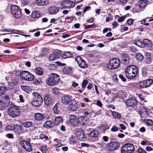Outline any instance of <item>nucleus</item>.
Segmentation results:
<instances>
[{"instance_id": "1", "label": "nucleus", "mask_w": 153, "mask_h": 153, "mask_svg": "<svg viewBox=\"0 0 153 153\" xmlns=\"http://www.w3.org/2000/svg\"><path fill=\"white\" fill-rule=\"evenodd\" d=\"M137 68L134 65L127 66L125 69L126 75L128 79L134 78L137 75Z\"/></svg>"}, {"instance_id": "2", "label": "nucleus", "mask_w": 153, "mask_h": 153, "mask_svg": "<svg viewBox=\"0 0 153 153\" xmlns=\"http://www.w3.org/2000/svg\"><path fill=\"white\" fill-rule=\"evenodd\" d=\"M60 78L59 76L55 73H52L48 76L46 81L47 84L50 86L56 85L59 82Z\"/></svg>"}, {"instance_id": "3", "label": "nucleus", "mask_w": 153, "mask_h": 153, "mask_svg": "<svg viewBox=\"0 0 153 153\" xmlns=\"http://www.w3.org/2000/svg\"><path fill=\"white\" fill-rule=\"evenodd\" d=\"M33 100L31 102L32 105L36 107H39L42 104L43 99L41 95L37 92L32 93Z\"/></svg>"}, {"instance_id": "4", "label": "nucleus", "mask_w": 153, "mask_h": 153, "mask_svg": "<svg viewBox=\"0 0 153 153\" xmlns=\"http://www.w3.org/2000/svg\"><path fill=\"white\" fill-rule=\"evenodd\" d=\"M120 60L117 58L111 59L107 65V68L111 70L117 69L120 66Z\"/></svg>"}, {"instance_id": "5", "label": "nucleus", "mask_w": 153, "mask_h": 153, "mask_svg": "<svg viewBox=\"0 0 153 153\" xmlns=\"http://www.w3.org/2000/svg\"><path fill=\"white\" fill-rule=\"evenodd\" d=\"M8 114L11 117H18L20 114V111L18 107L16 105L10 106L7 111Z\"/></svg>"}, {"instance_id": "6", "label": "nucleus", "mask_w": 153, "mask_h": 153, "mask_svg": "<svg viewBox=\"0 0 153 153\" xmlns=\"http://www.w3.org/2000/svg\"><path fill=\"white\" fill-rule=\"evenodd\" d=\"M134 148L132 143H127L124 145L121 149L122 153H132L134 151Z\"/></svg>"}, {"instance_id": "7", "label": "nucleus", "mask_w": 153, "mask_h": 153, "mask_svg": "<svg viewBox=\"0 0 153 153\" xmlns=\"http://www.w3.org/2000/svg\"><path fill=\"white\" fill-rule=\"evenodd\" d=\"M120 146L119 143L117 141H112L107 143L105 148L109 151H113L118 149Z\"/></svg>"}, {"instance_id": "8", "label": "nucleus", "mask_w": 153, "mask_h": 153, "mask_svg": "<svg viewBox=\"0 0 153 153\" xmlns=\"http://www.w3.org/2000/svg\"><path fill=\"white\" fill-rule=\"evenodd\" d=\"M20 76L22 79L28 81H32L34 79V75L29 72L26 71L21 72Z\"/></svg>"}, {"instance_id": "9", "label": "nucleus", "mask_w": 153, "mask_h": 153, "mask_svg": "<svg viewBox=\"0 0 153 153\" xmlns=\"http://www.w3.org/2000/svg\"><path fill=\"white\" fill-rule=\"evenodd\" d=\"M11 12L16 18H19L22 15L19 8L16 5H13L11 7Z\"/></svg>"}, {"instance_id": "10", "label": "nucleus", "mask_w": 153, "mask_h": 153, "mask_svg": "<svg viewBox=\"0 0 153 153\" xmlns=\"http://www.w3.org/2000/svg\"><path fill=\"white\" fill-rule=\"evenodd\" d=\"M62 102L64 104L68 105L73 102L72 97L69 95H66L62 97Z\"/></svg>"}, {"instance_id": "11", "label": "nucleus", "mask_w": 153, "mask_h": 153, "mask_svg": "<svg viewBox=\"0 0 153 153\" xmlns=\"http://www.w3.org/2000/svg\"><path fill=\"white\" fill-rule=\"evenodd\" d=\"M44 102L46 106H51L53 104V100L51 96L49 94H45L44 98Z\"/></svg>"}, {"instance_id": "12", "label": "nucleus", "mask_w": 153, "mask_h": 153, "mask_svg": "<svg viewBox=\"0 0 153 153\" xmlns=\"http://www.w3.org/2000/svg\"><path fill=\"white\" fill-rule=\"evenodd\" d=\"M152 82V80L150 79L143 81L140 83V87L141 88H146L149 86Z\"/></svg>"}, {"instance_id": "13", "label": "nucleus", "mask_w": 153, "mask_h": 153, "mask_svg": "<svg viewBox=\"0 0 153 153\" xmlns=\"http://www.w3.org/2000/svg\"><path fill=\"white\" fill-rule=\"evenodd\" d=\"M61 55V52L60 51L55 52L53 53L50 54L49 59L51 61L57 59L60 57Z\"/></svg>"}, {"instance_id": "14", "label": "nucleus", "mask_w": 153, "mask_h": 153, "mask_svg": "<svg viewBox=\"0 0 153 153\" xmlns=\"http://www.w3.org/2000/svg\"><path fill=\"white\" fill-rule=\"evenodd\" d=\"M69 122L70 125L76 126L78 124V119L75 115H71L69 117Z\"/></svg>"}, {"instance_id": "15", "label": "nucleus", "mask_w": 153, "mask_h": 153, "mask_svg": "<svg viewBox=\"0 0 153 153\" xmlns=\"http://www.w3.org/2000/svg\"><path fill=\"white\" fill-rule=\"evenodd\" d=\"M137 103V100L134 97H131L130 99H127L126 102L127 106L133 108L134 107Z\"/></svg>"}, {"instance_id": "16", "label": "nucleus", "mask_w": 153, "mask_h": 153, "mask_svg": "<svg viewBox=\"0 0 153 153\" xmlns=\"http://www.w3.org/2000/svg\"><path fill=\"white\" fill-rule=\"evenodd\" d=\"M76 136L77 138L79 140L84 141L85 140V135L81 130H80L77 131Z\"/></svg>"}, {"instance_id": "17", "label": "nucleus", "mask_w": 153, "mask_h": 153, "mask_svg": "<svg viewBox=\"0 0 153 153\" xmlns=\"http://www.w3.org/2000/svg\"><path fill=\"white\" fill-rule=\"evenodd\" d=\"M78 108L77 103L74 102H72L70 104L68 105V110L72 111H75Z\"/></svg>"}, {"instance_id": "18", "label": "nucleus", "mask_w": 153, "mask_h": 153, "mask_svg": "<svg viewBox=\"0 0 153 153\" xmlns=\"http://www.w3.org/2000/svg\"><path fill=\"white\" fill-rule=\"evenodd\" d=\"M37 5L39 6H45L49 3L48 0H35Z\"/></svg>"}, {"instance_id": "19", "label": "nucleus", "mask_w": 153, "mask_h": 153, "mask_svg": "<svg viewBox=\"0 0 153 153\" xmlns=\"http://www.w3.org/2000/svg\"><path fill=\"white\" fill-rule=\"evenodd\" d=\"M59 10V8L56 6H52L48 8V12L50 14H55L57 13Z\"/></svg>"}, {"instance_id": "20", "label": "nucleus", "mask_w": 153, "mask_h": 153, "mask_svg": "<svg viewBox=\"0 0 153 153\" xmlns=\"http://www.w3.org/2000/svg\"><path fill=\"white\" fill-rule=\"evenodd\" d=\"M78 123L82 125H84L87 123V117L85 116H80L78 119Z\"/></svg>"}, {"instance_id": "21", "label": "nucleus", "mask_w": 153, "mask_h": 153, "mask_svg": "<svg viewBox=\"0 0 153 153\" xmlns=\"http://www.w3.org/2000/svg\"><path fill=\"white\" fill-rule=\"evenodd\" d=\"M148 4V1L145 0H141L139 1L137 3L138 6L140 8H144Z\"/></svg>"}, {"instance_id": "22", "label": "nucleus", "mask_w": 153, "mask_h": 153, "mask_svg": "<svg viewBox=\"0 0 153 153\" xmlns=\"http://www.w3.org/2000/svg\"><path fill=\"white\" fill-rule=\"evenodd\" d=\"M34 117L36 120L39 121H43L45 118L44 116L42 114L39 113H36Z\"/></svg>"}, {"instance_id": "23", "label": "nucleus", "mask_w": 153, "mask_h": 153, "mask_svg": "<svg viewBox=\"0 0 153 153\" xmlns=\"http://www.w3.org/2000/svg\"><path fill=\"white\" fill-rule=\"evenodd\" d=\"M122 61L125 64H128L130 59L129 56L126 54L124 53L122 54Z\"/></svg>"}, {"instance_id": "24", "label": "nucleus", "mask_w": 153, "mask_h": 153, "mask_svg": "<svg viewBox=\"0 0 153 153\" xmlns=\"http://www.w3.org/2000/svg\"><path fill=\"white\" fill-rule=\"evenodd\" d=\"M17 127L18 129L19 130L20 128L18 125L15 126L14 124H11L7 126L6 128V129L8 130H15V131H16V129L17 128Z\"/></svg>"}, {"instance_id": "25", "label": "nucleus", "mask_w": 153, "mask_h": 153, "mask_svg": "<svg viewBox=\"0 0 153 153\" xmlns=\"http://www.w3.org/2000/svg\"><path fill=\"white\" fill-rule=\"evenodd\" d=\"M54 126V124L51 121H47L45 122L43 124L45 128H52Z\"/></svg>"}, {"instance_id": "26", "label": "nucleus", "mask_w": 153, "mask_h": 153, "mask_svg": "<svg viewBox=\"0 0 153 153\" xmlns=\"http://www.w3.org/2000/svg\"><path fill=\"white\" fill-rule=\"evenodd\" d=\"M99 134V132L96 130H94L91 131L88 134L89 136L91 138L97 137Z\"/></svg>"}, {"instance_id": "27", "label": "nucleus", "mask_w": 153, "mask_h": 153, "mask_svg": "<svg viewBox=\"0 0 153 153\" xmlns=\"http://www.w3.org/2000/svg\"><path fill=\"white\" fill-rule=\"evenodd\" d=\"M40 16V14L39 11L37 10H35L33 11L31 14V16L33 18H38Z\"/></svg>"}, {"instance_id": "28", "label": "nucleus", "mask_w": 153, "mask_h": 153, "mask_svg": "<svg viewBox=\"0 0 153 153\" xmlns=\"http://www.w3.org/2000/svg\"><path fill=\"white\" fill-rule=\"evenodd\" d=\"M62 117L60 116H57L55 117L54 123V125L57 126L60 123H62Z\"/></svg>"}, {"instance_id": "29", "label": "nucleus", "mask_w": 153, "mask_h": 153, "mask_svg": "<svg viewBox=\"0 0 153 153\" xmlns=\"http://www.w3.org/2000/svg\"><path fill=\"white\" fill-rule=\"evenodd\" d=\"M73 54L69 52H65L62 55V57L63 59H66L72 57Z\"/></svg>"}, {"instance_id": "30", "label": "nucleus", "mask_w": 153, "mask_h": 153, "mask_svg": "<svg viewBox=\"0 0 153 153\" xmlns=\"http://www.w3.org/2000/svg\"><path fill=\"white\" fill-rule=\"evenodd\" d=\"M63 72L65 74H70L73 71V70L71 68H65L63 69Z\"/></svg>"}, {"instance_id": "31", "label": "nucleus", "mask_w": 153, "mask_h": 153, "mask_svg": "<svg viewBox=\"0 0 153 153\" xmlns=\"http://www.w3.org/2000/svg\"><path fill=\"white\" fill-rule=\"evenodd\" d=\"M80 67L82 68H86L88 67L87 64L84 59L79 64Z\"/></svg>"}, {"instance_id": "32", "label": "nucleus", "mask_w": 153, "mask_h": 153, "mask_svg": "<svg viewBox=\"0 0 153 153\" xmlns=\"http://www.w3.org/2000/svg\"><path fill=\"white\" fill-rule=\"evenodd\" d=\"M8 85L6 87L7 90H11L16 84H15V82L13 83L12 82H8Z\"/></svg>"}, {"instance_id": "33", "label": "nucleus", "mask_w": 153, "mask_h": 153, "mask_svg": "<svg viewBox=\"0 0 153 153\" xmlns=\"http://www.w3.org/2000/svg\"><path fill=\"white\" fill-rule=\"evenodd\" d=\"M7 104L1 100L0 101V110H2L7 107Z\"/></svg>"}, {"instance_id": "34", "label": "nucleus", "mask_w": 153, "mask_h": 153, "mask_svg": "<svg viewBox=\"0 0 153 153\" xmlns=\"http://www.w3.org/2000/svg\"><path fill=\"white\" fill-rule=\"evenodd\" d=\"M30 142L29 140H22L20 142V144L22 147L25 149V147H26L28 143H29Z\"/></svg>"}, {"instance_id": "35", "label": "nucleus", "mask_w": 153, "mask_h": 153, "mask_svg": "<svg viewBox=\"0 0 153 153\" xmlns=\"http://www.w3.org/2000/svg\"><path fill=\"white\" fill-rule=\"evenodd\" d=\"M35 71L37 74L40 75H42L43 74L42 69L40 67L36 68L35 70Z\"/></svg>"}, {"instance_id": "36", "label": "nucleus", "mask_w": 153, "mask_h": 153, "mask_svg": "<svg viewBox=\"0 0 153 153\" xmlns=\"http://www.w3.org/2000/svg\"><path fill=\"white\" fill-rule=\"evenodd\" d=\"M7 90L6 87H0V95L4 94Z\"/></svg>"}, {"instance_id": "37", "label": "nucleus", "mask_w": 153, "mask_h": 153, "mask_svg": "<svg viewBox=\"0 0 153 153\" xmlns=\"http://www.w3.org/2000/svg\"><path fill=\"white\" fill-rule=\"evenodd\" d=\"M136 58L138 61H141L143 58V56L141 54L139 53H136Z\"/></svg>"}, {"instance_id": "38", "label": "nucleus", "mask_w": 153, "mask_h": 153, "mask_svg": "<svg viewBox=\"0 0 153 153\" xmlns=\"http://www.w3.org/2000/svg\"><path fill=\"white\" fill-rule=\"evenodd\" d=\"M21 88L25 92L29 93L30 91V87L28 86H22Z\"/></svg>"}, {"instance_id": "39", "label": "nucleus", "mask_w": 153, "mask_h": 153, "mask_svg": "<svg viewBox=\"0 0 153 153\" xmlns=\"http://www.w3.org/2000/svg\"><path fill=\"white\" fill-rule=\"evenodd\" d=\"M59 104L56 103L53 107V111L55 114H58L59 113V111L58 110V107Z\"/></svg>"}, {"instance_id": "40", "label": "nucleus", "mask_w": 153, "mask_h": 153, "mask_svg": "<svg viewBox=\"0 0 153 153\" xmlns=\"http://www.w3.org/2000/svg\"><path fill=\"white\" fill-rule=\"evenodd\" d=\"M32 124V123L30 121H27L23 123L22 126L25 128H29L30 127Z\"/></svg>"}, {"instance_id": "41", "label": "nucleus", "mask_w": 153, "mask_h": 153, "mask_svg": "<svg viewBox=\"0 0 153 153\" xmlns=\"http://www.w3.org/2000/svg\"><path fill=\"white\" fill-rule=\"evenodd\" d=\"M76 139L75 136H72L69 139V142L71 144H74L76 143Z\"/></svg>"}, {"instance_id": "42", "label": "nucleus", "mask_w": 153, "mask_h": 153, "mask_svg": "<svg viewBox=\"0 0 153 153\" xmlns=\"http://www.w3.org/2000/svg\"><path fill=\"white\" fill-rule=\"evenodd\" d=\"M112 115L113 117L115 118H117L118 119H120L121 117L120 114L115 111H113L112 112Z\"/></svg>"}, {"instance_id": "43", "label": "nucleus", "mask_w": 153, "mask_h": 153, "mask_svg": "<svg viewBox=\"0 0 153 153\" xmlns=\"http://www.w3.org/2000/svg\"><path fill=\"white\" fill-rule=\"evenodd\" d=\"M27 145L26 147H25V149L27 152H30L32 150V147L30 144V142L29 143H27Z\"/></svg>"}, {"instance_id": "44", "label": "nucleus", "mask_w": 153, "mask_h": 153, "mask_svg": "<svg viewBox=\"0 0 153 153\" xmlns=\"http://www.w3.org/2000/svg\"><path fill=\"white\" fill-rule=\"evenodd\" d=\"M19 81L18 78L16 76L13 77L11 78V81L10 82H11L14 83L15 82V84H16Z\"/></svg>"}, {"instance_id": "45", "label": "nucleus", "mask_w": 153, "mask_h": 153, "mask_svg": "<svg viewBox=\"0 0 153 153\" xmlns=\"http://www.w3.org/2000/svg\"><path fill=\"white\" fill-rule=\"evenodd\" d=\"M143 42V44L146 46H148L151 43L150 40L147 39H144Z\"/></svg>"}, {"instance_id": "46", "label": "nucleus", "mask_w": 153, "mask_h": 153, "mask_svg": "<svg viewBox=\"0 0 153 153\" xmlns=\"http://www.w3.org/2000/svg\"><path fill=\"white\" fill-rule=\"evenodd\" d=\"M134 44L140 47H142L143 45V42H141L140 40L134 42Z\"/></svg>"}, {"instance_id": "47", "label": "nucleus", "mask_w": 153, "mask_h": 153, "mask_svg": "<svg viewBox=\"0 0 153 153\" xmlns=\"http://www.w3.org/2000/svg\"><path fill=\"white\" fill-rule=\"evenodd\" d=\"M144 121L146 125L147 126H151L153 124L152 120L150 119H146Z\"/></svg>"}, {"instance_id": "48", "label": "nucleus", "mask_w": 153, "mask_h": 153, "mask_svg": "<svg viewBox=\"0 0 153 153\" xmlns=\"http://www.w3.org/2000/svg\"><path fill=\"white\" fill-rule=\"evenodd\" d=\"M83 60L82 57L79 56H76L75 58V60L78 64Z\"/></svg>"}, {"instance_id": "49", "label": "nucleus", "mask_w": 153, "mask_h": 153, "mask_svg": "<svg viewBox=\"0 0 153 153\" xmlns=\"http://www.w3.org/2000/svg\"><path fill=\"white\" fill-rule=\"evenodd\" d=\"M40 150L42 153H46L47 150V148L45 146H42L40 147Z\"/></svg>"}, {"instance_id": "50", "label": "nucleus", "mask_w": 153, "mask_h": 153, "mask_svg": "<svg viewBox=\"0 0 153 153\" xmlns=\"http://www.w3.org/2000/svg\"><path fill=\"white\" fill-rule=\"evenodd\" d=\"M138 153H146V151L141 148H139L137 151Z\"/></svg>"}, {"instance_id": "51", "label": "nucleus", "mask_w": 153, "mask_h": 153, "mask_svg": "<svg viewBox=\"0 0 153 153\" xmlns=\"http://www.w3.org/2000/svg\"><path fill=\"white\" fill-rule=\"evenodd\" d=\"M40 138L42 139H45L46 140L48 139V137L47 136H45V134H41L39 135Z\"/></svg>"}, {"instance_id": "52", "label": "nucleus", "mask_w": 153, "mask_h": 153, "mask_svg": "<svg viewBox=\"0 0 153 153\" xmlns=\"http://www.w3.org/2000/svg\"><path fill=\"white\" fill-rule=\"evenodd\" d=\"M152 62V60L149 57H147L145 61V63L147 64H150Z\"/></svg>"}, {"instance_id": "53", "label": "nucleus", "mask_w": 153, "mask_h": 153, "mask_svg": "<svg viewBox=\"0 0 153 153\" xmlns=\"http://www.w3.org/2000/svg\"><path fill=\"white\" fill-rule=\"evenodd\" d=\"M28 3L29 1L28 0H23L22 3V5L25 6L28 4Z\"/></svg>"}, {"instance_id": "54", "label": "nucleus", "mask_w": 153, "mask_h": 153, "mask_svg": "<svg viewBox=\"0 0 153 153\" xmlns=\"http://www.w3.org/2000/svg\"><path fill=\"white\" fill-rule=\"evenodd\" d=\"M96 25L93 24L91 25L86 26H85V28L86 29H88V28H90L92 27H96Z\"/></svg>"}, {"instance_id": "55", "label": "nucleus", "mask_w": 153, "mask_h": 153, "mask_svg": "<svg viewBox=\"0 0 153 153\" xmlns=\"http://www.w3.org/2000/svg\"><path fill=\"white\" fill-rule=\"evenodd\" d=\"M88 84V80H84L83 81L82 84V88H84Z\"/></svg>"}, {"instance_id": "56", "label": "nucleus", "mask_w": 153, "mask_h": 153, "mask_svg": "<svg viewBox=\"0 0 153 153\" xmlns=\"http://www.w3.org/2000/svg\"><path fill=\"white\" fill-rule=\"evenodd\" d=\"M118 130V128L115 126H113L111 129V131L116 132Z\"/></svg>"}, {"instance_id": "57", "label": "nucleus", "mask_w": 153, "mask_h": 153, "mask_svg": "<svg viewBox=\"0 0 153 153\" xmlns=\"http://www.w3.org/2000/svg\"><path fill=\"white\" fill-rule=\"evenodd\" d=\"M133 22V20L132 19H128L127 21L128 24L129 25H131Z\"/></svg>"}, {"instance_id": "58", "label": "nucleus", "mask_w": 153, "mask_h": 153, "mask_svg": "<svg viewBox=\"0 0 153 153\" xmlns=\"http://www.w3.org/2000/svg\"><path fill=\"white\" fill-rule=\"evenodd\" d=\"M20 31L18 30H14L12 29V32H13L14 33L18 34H20Z\"/></svg>"}, {"instance_id": "59", "label": "nucleus", "mask_w": 153, "mask_h": 153, "mask_svg": "<svg viewBox=\"0 0 153 153\" xmlns=\"http://www.w3.org/2000/svg\"><path fill=\"white\" fill-rule=\"evenodd\" d=\"M119 77L124 82L126 81V79L123 76L122 74H120L119 75Z\"/></svg>"}, {"instance_id": "60", "label": "nucleus", "mask_w": 153, "mask_h": 153, "mask_svg": "<svg viewBox=\"0 0 153 153\" xmlns=\"http://www.w3.org/2000/svg\"><path fill=\"white\" fill-rule=\"evenodd\" d=\"M125 19V18L123 16H121L119 17L117 19V21L118 22H121L124 21Z\"/></svg>"}, {"instance_id": "61", "label": "nucleus", "mask_w": 153, "mask_h": 153, "mask_svg": "<svg viewBox=\"0 0 153 153\" xmlns=\"http://www.w3.org/2000/svg\"><path fill=\"white\" fill-rule=\"evenodd\" d=\"M58 89L56 88H54L52 90V92L54 94H58Z\"/></svg>"}, {"instance_id": "62", "label": "nucleus", "mask_w": 153, "mask_h": 153, "mask_svg": "<svg viewBox=\"0 0 153 153\" xmlns=\"http://www.w3.org/2000/svg\"><path fill=\"white\" fill-rule=\"evenodd\" d=\"M72 85L73 87H75L76 86H77L78 85V83H76L74 81H73L72 82Z\"/></svg>"}, {"instance_id": "63", "label": "nucleus", "mask_w": 153, "mask_h": 153, "mask_svg": "<svg viewBox=\"0 0 153 153\" xmlns=\"http://www.w3.org/2000/svg\"><path fill=\"white\" fill-rule=\"evenodd\" d=\"M69 5V7H74L75 5V4L74 2L73 1H71V3Z\"/></svg>"}, {"instance_id": "64", "label": "nucleus", "mask_w": 153, "mask_h": 153, "mask_svg": "<svg viewBox=\"0 0 153 153\" xmlns=\"http://www.w3.org/2000/svg\"><path fill=\"white\" fill-rule=\"evenodd\" d=\"M131 51L133 52H135L137 51L136 48L134 46H131Z\"/></svg>"}]
</instances>
